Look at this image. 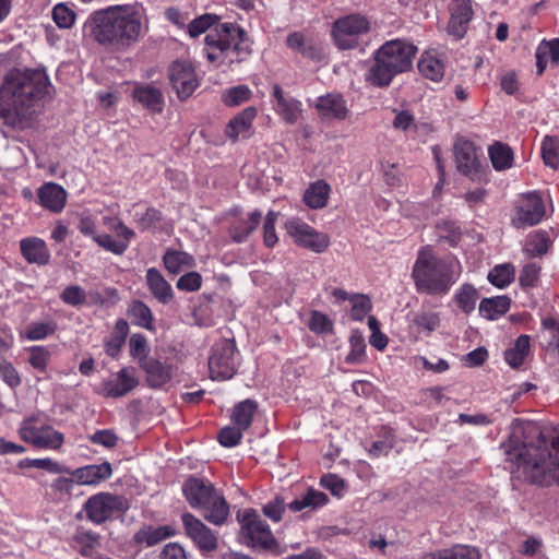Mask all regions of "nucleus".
Here are the masks:
<instances>
[{
    "instance_id": "nucleus-1",
    "label": "nucleus",
    "mask_w": 559,
    "mask_h": 559,
    "mask_svg": "<svg viewBox=\"0 0 559 559\" xmlns=\"http://www.w3.org/2000/svg\"><path fill=\"white\" fill-rule=\"evenodd\" d=\"M51 87L43 70L11 71L0 90V126L10 130L27 128L35 106Z\"/></svg>"
},
{
    "instance_id": "nucleus-2",
    "label": "nucleus",
    "mask_w": 559,
    "mask_h": 559,
    "mask_svg": "<svg viewBox=\"0 0 559 559\" xmlns=\"http://www.w3.org/2000/svg\"><path fill=\"white\" fill-rule=\"evenodd\" d=\"M501 447L511 472L518 477L542 486L559 484V440L550 448L544 442L527 443L523 431L515 430Z\"/></svg>"
},
{
    "instance_id": "nucleus-3",
    "label": "nucleus",
    "mask_w": 559,
    "mask_h": 559,
    "mask_svg": "<svg viewBox=\"0 0 559 559\" xmlns=\"http://www.w3.org/2000/svg\"><path fill=\"white\" fill-rule=\"evenodd\" d=\"M95 40L112 50L124 51L147 31L145 10L141 4L111 5L93 17Z\"/></svg>"
},
{
    "instance_id": "nucleus-4",
    "label": "nucleus",
    "mask_w": 559,
    "mask_h": 559,
    "mask_svg": "<svg viewBox=\"0 0 559 559\" xmlns=\"http://www.w3.org/2000/svg\"><path fill=\"white\" fill-rule=\"evenodd\" d=\"M462 273L460 261L453 255L437 257L430 247L418 251L412 277L419 294L445 296Z\"/></svg>"
},
{
    "instance_id": "nucleus-5",
    "label": "nucleus",
    "mask_w": 559,
    "mask_h": 559,
    "mask_svg": "<svg viewBox=\"0 0 559 559\" xmlns=\"http://www.w3.org/2000/svg\"><path fill=\"white\" fill-rule=\"evenodd\" d=\"M204 53L216 67L241 62L251 53V41L240 26L223 23L205 36Z\"/></svg>"
},
{
    "instance_id": "nucleus-6",
    "label": "nucleus",
    "mask_w": 559,
    "mask_h": 559,
    "mask_svg": "<svg viewBox=\"0 0 559 559\" xmlns=\"http://www.w3.org/2000/svg\"><path fill=\"white\" fill-rule=\"evenodd\" d=\"M183 495L189 504L203 511L205 520L215 525H222L229 515V507L225 498L219 495L209 481L199 478H189L183 487Z\"/></svg>"
},
{
    "instance_id": "nucleus-7",
    "label": "nucleus",
    "mask_w": 559,
    "mask_h": 559,
    "mask_svg": "<svg viewBox=\"0 0 559 559\" xmlns=\"http://www.w3.org/2000/svg\"><path fill=\"white\" fill-rule=\"evenodd\" d=\"M237 366V349L234 341L219 340L209 357L210 377L213 380L225 381L234 377Z\"/></svg>"
},
{
    "instance_id": "nucleus-8",
    "label": "nucleus",
    "mask_w": 559,
    "mask_h": 559,
    "mask_svg": "<svg viewBox=\"0 0 559 559\" xmlns=\"http://www.w3.org/2000/svg\"><path fill=\"white\" fill-rule=\"evenodd\" d=\"M370 29L369 21L360 14H349L333 23L332 36L340 49H353L358 46L361 35Z\"/></svg>"
},
{
    "instance_id": "nucleus-9",
    "label": "nucleus",
    "mask_w": 559,
    "mask_h": 559,
    "mask_svg": "<svg viewBox=\"0 0 559 559\" xmlns=\"http://www.w3.org/2000/svg\"><path fill=\"white\" fill-rule=\"evenodd\" d=\"M285 229L297 246L316 253L325 251L330 245V238L326 234L316 230L300 218L292 217L287 219Z\"/></svg>"
},
{
    "instance_id": "nucleus-10",
    "label": "nucleus",
    "mask_w": 559,
    "mask_h": 559,
    "mask_svg": "<svg viewBox=\"0 0 559 559\" xmlns=\"http://www.w3.org/2000/svg\"><path fill=\"white\" fill-rule=\"evenodd\" d=\"M238 518L248 546L264 549L275 546L270 526L253 510H245Z\"/></svg>"
},
{
    "instance_id": "nucleus-11",
    "label": "nucleus",
    "mask_w": 559,
    "mask_h": 559,
    "mask_svg": "<svg viewBox=\"0 0 559 559\" xmlns=\"http://www.w3.org/2000/svg\"><path fill=\"white\" fill-rule=\"evenodd\" d=\"M84 509L93 523L100 524L115 513L123 512L127 509V501L121 496L99 492L86 501Z\"/></svg>"
},
{
    "instance_id": "nucleus-12",
    "label": "nucleus",
    "mask_w": 559,
    "mask_h": 559,
    "mask_svg": "<svg viewBox=\"0 0 559 559\" xmlns=\"http://www.w3.org/2000/svg\"><path fill=\"white\" fill-rule=\"evenodd\" d=\"M139 385L136 371L133 367H123L118 372L103 380L95 392L104 397L118 399L127 395Z\"/></svg>"
},
{
    "instance_id": "nucleus-13",
    "label": "nucleus",
    "mask_w": 559,
    "mask_h": 559,
    "mask_svg": "<svg viewBox=\"0 0 559 559\" xmlns=\"http://www.w3.org/2000/svg\"><path fill=\"white\" fill-rule=\"evenodd\" d=\"M19 432L23 441L39 449L58 450L64 441L60 431L50 426L37 427L31 420L23 421Z\"/></svg>"
},
{
    "instance_id": "nucleus-14",
    "label": "nucleus",
    "mask_w": 559,
    "mask_h": 559,
    "mask_svg": "<svg viewBox=\"0 0 559 559\" xmlns=\"http://www.w3.org/2000/svg\"><path fill=\"white\" fill-rule=\"evenodd\" d=\"M377 53L389 67L395 70V72L402 73L411 68L416 48L405 40L393 39L383 44L377 50Z\"/></svg>"
},
{
    "instance_id": "nucleus-15",
    "label": "nucleus",
    "mask_w": 559,
    "mask_h": 559,
    "mask_svg": "<svg viewBox=\"0 0 559 559\" xmlns=\"http://www.w3.org/2000/svg\"><path fill=\"white\" fill-rule=\"evenodd\" d=\"M545 216V205L540 195L531 192L521 198L512 217L515 228H525L537 225Z\"/></svg>"
},
{
    "instance_id": "nucleus-16",
    "label": "nucleus",
    "mask_w": 559,
    "mask_h": 559,
    "mask_svg": "<svg viewBox=\"0 0 559 559\" xmlns=\"http://www.w3.org/2000/svg\"><path fill=\"white\" fill-rule=\"evenodd\" d=\"M182 524L186 535L201 552H211L217 548L218 539L216 534L193 514L183 513Z\"/></svg>"
},
{
    "instance_id": "nucleus-17",
    "label": "nucleus",
    "mask_w": 559,
    "mask_h": 559,
    "mask_svg": "<svg viewBox=\"0 0 559 559\" xmlns=\"http://www.w3.org/2000/svg\"><path fill=\"white\" fill-rule=\"evenodd\" d=\"M169 80L180 99L191 96L199 85L192 63L185 60H177L171 63Z\"/></svg>"
},
{
    "instance_id": "nucleus-18",
    "label": "nucleus",
    "mask_w": 559,
    "mask_h": 559,
    "mask_svg": "<svg viewBox=\"0 0 559 559\" xmlns=\"http://www.w3.org/2000/svg\"><path fill=\"white\" fill-rule=\"evenodd\" d=\"M473 14L471 0H452L450 3L449 34L456 39L462 38L467 31Z\"/></svg>"
},
{
    "instance_id": "nucleus-19",
    "label": "nucleus",
    "mask_w": 559,
    "mask_h": 559,
    "mask_svg": "<svg viewBox=\"0 0 559 559\" xmlns=\"http://www.w3.org/2000/svg\"><path fill=\"white\" fill-rule=\"evenodd\" d=\"M257 115L258 110L255 107L249 106L245 108L227 123L225 128V135L233 142H236L240 138H249Z\"/></svg>"
},
{
    "instance_id": "nucleus-20",
    "label": "nucleus",
    "mask_w": 559,
    "mask_h": 559,
    "mask_svg": "<svg viewBox=\"0 0 559 559\" xmlns=\"http://www.w3.org/2000/svg\"><path fill=\"white\" fill-rule=\"evenodd\" d=\"M457 170L465 176H473L479 166L474 144L466 140H457L454 144Z\"/></svg>"
},
{
    "instance_id": "nucleus-21",
    "label": "nucleus",
    "mask_w": 559,
    "mask_h": 559,
    "mask_svg": "<svg viewBox=\"0 0 559 559\" xmlns=\"http://www.w3.org/2000/svg\"><path fill=\"white\" fill-rule=\"evenodd\" d=\"M274 109L287 123H295L301 114V103L285 95L280 85L273 86Z\"/></svg>"
},
{
    "instance_id": "nucleus-22",
    "label": "nucleus",
    "mask_w": 559,
    "mask_h": 559,
    "mask_svg": "<svg viewBox=\"0 0 559 559\" xmlns=\"http://www.w3.org/2000/svg\"><path fill=\"white\" fill-rule=\"evenodd\" d=\"M39 204L53 213H60L67 203V191L58 183L46 182L38 189Z\"/></svg>"
},
{
    "instance_id": "nucleus-23",
    "label": "nucleus",
    "mask_w": 559,
    "mask_h": 559,
    "mask_svg": "<svg viewBox=\"0 0 559 559\" xmlns=\"http://www.w3.org/2000/svg\"><path fill=\"white\" fill-rule=\"evenodd\" d=\"M316 107L323 118L344 120L349 110L346 100L340 94H326L317 99Z\"/></svg>"
},
{
    "instance_id": "nucleus-24",
    "label": "nucleus",
    "mask_w": 559,
    "mask_h": 559,
    "mask_svg": "<svg viewBox=\"0 0 559 559\" xmlns=\"http://www.w3.org/2000/svg\"><path fill=\"white\" fill-rule=\"evenodd\" d=\"M20 249L22 255L28 263L46 265L50 261V251L41 238H23L20 241Z\"/></svg>"
},
{
    "instance_id": "nucleus-25",
    "label": "nucleus",
    "mask_w": 559,
    "mask_h": 559,
    "mask_svg": "<svg viewBox=\"0 0 559 559\" xmlns=\"http://www.w3.org/2000/svg\"><path fill=\"white\" fill-rule=\"evenodd\" d=\"M71 474L76 484L93 486L108 479L112 474V468L110 463L103 462L76 468Z\"/></svg>"
},
{
    "instance_id": "nucleus-26",
    "label": "nucleus",
    "mask_w": 559,
    "mask_h": 559,
    "mask_svg": "<svg viewBox=\"0 0 559 559\" xmlns=\"http://www.w3.org/2000/svg\"><path fill=\"white\" fill-rule=\"evenodd\" d=\"M146 286L153 297L163 305L169 304L174 298L170 284L156 267H150L145 275Z\"/></svg>"
},
{
    "instance_id": "nucleus-27",
    "label": "nucleus",
    "mask_w": 559,
    "mask_h": 559,
    "mask_svg": "<svg viewBox=\"0 0 559 559\" xmlns=\"http://www.w3.org/2000/svg\"><path fill=\"white\" fill-rule=\"evenodd\" d=\"M140 367L146 373V381L148 385L155 389L164 386L173 377L170 366L152 357L145 362H142Z\"/></svg>"
},
{
    "instance_id": "nucleus-28",
    "label": "nucleus",
    "mask_w": 559,
    "mask_h": 559,
    "mask_svg": "<svg viewBox=\"0 0 559 559\" xmlns=\"http://www.w3.org/2000/svg\"><path fill=\"white\" fill-rule=\"evenodd\" d=\"M262 218V213L254 210L247 217H237L233 221L229 235L236 242H243L248 236L258 227Z\"/></svg>"
},
{
    "instance_id": "nucleus-29",
    "label": "nucleus",
    "mask_w": 559,
    "mask_h": 559,
    "mask_svg": "<svg viewBox=\"0 0 559 559\" xmlns=\"http://www.w3.org/2000/svg\"><path fill=\"white\" fill-rule=\"evenodd\" d=\"M399 74L376 52L374 63L370 67L366 80L374 86H388L392 79Z\"/></svg>"
},
{
    "instance_id": "nucleus-30",
    "label": "nucleus",
    "mask_w": 559,
    "mask_h": 559,
    "mask_svg": "<svg viewBox=\"0 0 559 559\" xmlns=\"http://www.w3.org/2000/svg\"><path fill=\"white\" fill-rule=\"evenodd\" d=\"M510 304L508 296L484 298L479 304V314L487 320H497L509 311Z\"/></svg>"
},
{
    "instance_id": "nucleus-31",
    "label": "nucleus",
    "mask_w": 559,
    "mask_h": 559,
    "mask_svg": "<svg viewBox=\"0 0 559 559\" xmlns=\"http://www.w3.org/2000/svg\"><path fill=\"white\" fill-rule=\"evenodd\" d=\"M420 559H481L476 547L456 545L451 548L425 554Z\"/></svg>"
},
{
    "instance_id": "nucleus-32",
    "label": "nucleus",
    "mask_w": 559,
    "mask_h": 559,
    "mask_svg": "<svg viewBox=\"0 0 559 559\" xmlns=\"http://www.w3.org/2000/svg\"><path fill=\"white\" fill-rule=\"evenodd\" d=\"M331 187L324 180H317L311 183L304 193V201L310 209H322L326 205Z\"/></svg>"
},
{
    "instance_id": "nucleus-33",
    "label": "nucleus",
    "mask_w": 559,
    "mask_h": 559,
    "mask_svg": "<svg viewBox=\"0 0 559 559\" xmlns=\"http://www.w3.org/2000/svg\"><path fill=\"white\" fill-rule=\"evenodd\" d=\"M133 97L141 103L145 108L152 111H162L163 109V94L152 85H139L133 90Z\"/></svg>"
},
{
    "instance_id": "nucleus-34",
    "label": "nucleus",
    "mask_w": 559,
    "mask_h": 559,
    "mask_svg": "<svg viewBox=\"0 0 559 559\" xmlns=\"http://www.w3.org/2000/svg\"><path fill=\"white\" fill-rule=\"evenodd\" d=\"M328 501L329 498L324 492L309 488L304 496L289 502L287 507L293 512H300L305 509L317 510L324 507Z\"/></svg>"
},
{
    "instance_id": "nucleus-35",
    "label": "nucleus",
    "mask_w": 559,
    "mask_h": 559,
    "mask_svg": "<svg viewBox=\"0 0 559 559\" xmlns=\"http://www.w3.org/2000/svg\"><path fill=\"white\" fill-rule=\"evenodd\" d=\"M175 530L169 526H144L141 530H139L134 535V540L138 544L145 545V546H154L158 544L159 542L174 536Z\"/></svg>"
},
{
    "instance_id": "nucleus-36",
    "label": "nucleus",
    "mask_w": 559,
    "mask_h": 559,
    "mask_svg": "<svg viewBox=\"0 0 559 559\" xmlns=\"http://www.w3.org/2000/svg\"><path fill=\"white\" fill-rule=\"evenodd\" d=\"M163 262L169 273L178 274L185 269H191L195 265L194 258L183 251L168 249L164 257Z\"/></svg>"
},
{
    "instance_id": "nucleus-37",
    "label": "nucleus",
    "mask_w": 559,
    "mask_h": 559,
    "mask_svg": "<svg viewBox=\"0 0 559 559\" xmlns=\"http://www.w3.org/2000/svg\"><path fill=\"white\" fill-rule=\"evenodd\" d=\"M258 409V404L253 400H245L235 405L231 420L233 424L242 430H247L253 420L254 414Z\"/></svg>"
},
{
    "instance_id": "nucleus-38",
    "label": "nucleus",
    "mask_w": 559,
    "mask_h": 559,
    "mask_svg": "<svg viewBox=\"0 0 559 559\" xmlns=\"http://www.w3.org/2000/svg\"><path fill=\"white\" fill-rule=\"evenodd\" d=\"M419 72L427 79L439 82L444 75L443 62L432 53L426 52L418 62Z\"/></svg>"
},
{
    "instance_id": "nucleus-39",
    "label": "nucleus",
    "mask_w": 559,
    "mask_h": 559,
    "mask_svg": "<svg viewBox=\"0 0 559 559\" xmlns=\"http://www.w3.org/2000/svg\"><path fill=\"white\" fill-rule=\"evenodd\" d=\"M531 338L528 335H521L515 341L513 347L504 353V359L512 368H519L523 365L526 356L530 353Z\"/></svg>"
},
{
    "instance_id": "nucleus-40",
    "label": "nucleus",
    "mask_w": 559,
    "mask_h": 559,
    "mask_svg": "<svg viewBox=\"0 0 559 559\" xmlns=\"http://www.w3.org/2000/svg\"><path fill=\"white\" fill-rule=\"evenodd\" d=\"M453 298L460 310L465 314H469L475 310L479 296L477 289L473 285L463 284L456 289Z\"/></svg>"
},
{
    "instance_id": "nucleus-41",
    "label": "nucleus",
    "mask_w": 559,
    "mask_h": 559,
    "mask_svg": "<svg viewBox=\"0 0 559 559\" xmlns=\"http://www.w3.org/2000/svg\"><path fill=\"white\" fill-rule=\"evenodd\" d=\"M128 314L131 318L133 324L148 331L154 330L153 313L148 306L143 301L134 300L128 309Z\"/></svg>"
},
{
    "instance_id": "nucleus-42",
    "label": "nucleus",
    "mask_w": 559,
    "mask_h": 559,
    "mask_svg": "<svg viewBox=\"0 0 559 559\" xmlns=\"http://www.w3.org/2000/svg\"><path fill=\"white\" fill-rule=\"evenodd\" d=\"M492 166L496 170H506L512 167V150L500 142L492 144L488 150Z\"/></svg>"
},
{
    "instance_id": "nucleus-43",
    "label": "nucleus",
    "mask_w": 559,
    "mask_h": 559,
    "mask_svg": "<svg viewBox=\"0 0 559 559\" xmlns=\"http://www.w3.org/2000/svg\"><path fill=\"white\" fill-rule=\"evenodd\" d=\"M20 468H38L46 471L50 474L68 473L69 471L59 462L45 457V459H23L17 463Z\"/></svg>"
},
{
    "instance_id": "nucleus-44",
    "label": "nucleus",
    "mask_w": 559,
    "mask_h": 559,
    "mask_svg": "<svg viewBox=\"0 0 559 559\" xmlns=\"http://www.w3.org/2000/svg\"><path fill=\"white\" fill-rule=\"evenodd\" d=\"M514 275L515 269L512 264H500L488 273V281L498 288H504L512 283Z\"/></svg>"
},
{
    "instance_id": "nucleus-45",
    "label": "nucleus",
    "mask_w": 559,
    "mask_h": 559,
    "mask_svg": "<svg viewBox=\"0 0 559 559\" xmlns=\"http://www.w3.org/2000/svg\"><path fill=\"white\" fill-rule=\"evenodd\" d=\"M252 97V91L243 84L227 88L222 94V102L228 107H237L249 102Z\"/></svg>"
},
{
    "instance_id": "nucleus-46",
    "label": "nucleus",
    "mask_w": 559,
    "mask_h": 559,
    "mask_svg": "<svg viewBox=\"0 0 559 559\" xmlns=\"http://www.w3.org/2000/svg\"><path fill=\"white\" fill-rule=\"evenodd\" d=\"M542 157L546 166L559 168V138L546 135L542 143Z\"/></svg>"
},
{
    "instance_id": "nucleus-47",
    "label": "nucleus",
    "mask_w": 559,
    "mask_h": 559,
    "mask_svg": "<svg viewBox=\"0 0 559 559\" xmlns=\"http://www.w3.org/2000/svg\"><path fill=\"white\" fill-rule=\"evenodd\" d=\"M57 330V323L51 320L34 321L26 328V338L29 341H40L51 335Z\"/></svg>"
},
{
    "instance_id": "nucleus-48",
    "label": "nucleus",
    "mask_w": 559,
    "mask_h": 559,
    "mask_svg": "<svg viewBox=\"0 0 559 559\" xmlns=\"http://www.w3.org/2000/svg\"><path fill=\"white\" fill-rule=\"evenodd\" d=\"M28 352L27 362L37 371L45 372L51 358L50 350L43 345H35L26 348Z\"/></svg>"
},
{
    "instance_id": "nucleus-49",
    "label": "nucleus",
    "mask_w": 559,
    "mask_h": 559,
    "mask_svg": "<svg viewBox=\"0 0 559 559\" xmlns=\"http://www.w3.org/2000/svg\"><path fill=\"white\" fill-rule=\"evenodd\" d=\"M129 349L132 358L138 360L141 366L142 362H145L148 357L150 347L147 345V341L144 335L140 333L132 334L129 340Z\"/></svg>"
},
{
    "instance_id": "nucleus-50",
    "label": "nucleus",
    "mask_w": 559,
    "mask_h": 559,
    "mask_svg": "<svg viewBox=\"0 0 559 559\" xmlns=\"http://www.w3.org/2000/svg\"><path fill=\"white\" fill-rule=\"evenodd\" d=\"M60 299L69 306L80 307L87 302L86 292L79 285H69L60 294Z\"/></svg>"
},
{
    "instance_id": "nucleus-51",
    "label": "nucleus",
    "mask_w": 559,
    "mask_h": 559,
    "mask_svg": "<svg viewBox=\"0 0 559 559\" xmlns=\"http://www.w3.org/2000/svg\"><path fill=\"white\" fill-rule=\"evenodd\" d=\"M350 316L356 321H361L370 312L372 306L370 299L365 295H354L350 297Z\"/></svg>"
},
{
    "instance_id": "nucleus-52",
    "label": "nucleus",
    "mask_w": 559,
    "mask_h": 559,
    "mask_svg": "<svg viewBox=\"0 0 559 559\" xmlns=\"http://www.w3.org/2000/svg\"><path fill=\"white\" fill-rule=\"evenodd\" d=\"M278 218V213L274 211H270L263 224V242L267 248H273L277 241V235L275 233V223Z\"/></svg>"
},
{
    "instance_id": "nucleus-53",
    "label": "nucleus",
    "mask_w": 559,
    "mask_h": 559,
    "mask_svg": "<svg viewBox=\"0 0 559 559\" xmlns=\"http://www.w3.org/2000/svg\"><path fill=\"white\" fill-rule=\"evenodd\" d=\"M217 16L214 14H203L188 25V33L190 37H198L201 34L205 33L212 25L217 22Z\"/></svg>"
},
{
    "instance_id": "nucleus-54",
    "label": "nucleus",
    "mask_w": 559,
    "mask_h": 559,
    "mask_svg": "<svg viewBox=\"0 0 559 559\" xmlns=\"http://www.w3.org/2000/svg\"><path fill=\"white\" fill-rule=\"evenodd\" d=\"M413 322L418 328L431 333L439 326L440 317L433 311H421L414 317Z\"/></svg>"
},
{
    "instance_id": "nucleus-55",
    "label": "nucleus",
    "mask_w": 559,
    "mask_h": 559,
    "mask_svg": "<svg viewBox=\"0 0 559 559\" xmlns=\"http://www.w3.org/2000/svg\"><path fill=\"white\" fill-rule=\"evenodd\" d=\"M52 17L60 28H70L75 21V13L67 5L60 3L52 10Z\"/></svg>"
},
{
    "instance_id": "nucleus-56",
    "label": "nucleus",
    "mask_w": 559,
    "mask_h": 559,
    "mask_svg": "<svg viewBox=\"0 0 559 559\" xmlns=\"http://www.w3.org/2000/svg\"><path fill=\"white\" fill-rule=\"evenodd\" d=\"M320 485L337 498L343 497L346 491L344 479L335 474H326L322 476Z\"/></svg>"
},
{
    "instance_id": "nucleus-57",
    "label": "nucleus",
    "mask_w": 559,
    "mask_h": 559,
    "mask_svg": "<svg viewBox=\"0 0 559 559\" xmlns=\"http://www.w3.org/2000/svg\"><path fill=\"white\" fill-rule=\"evenodd\" d=\"M243 431L236 425L226 426L221 430L218 441L223 447L233 448L240 442Z\"/></svg>"
},
{
    "instance_id": "nucleus-58",
    "label": "nucleus",
    "mask_w": 559,
    "mask_h": 559,
    "mask_svg": "<svg viewBox=\"0 0 559 559\" xmlns=\"http://www.w3.org/2000/svg\"><path fill=\"white\" fill-rule=\"evenodd\" d=\"M350 353L346 357L347 362L360 361L365 354L366 343L359 332H353L349 337Z\"/></svg>"
},
{
    "instance_id": "nucleus-59",
    "label": "nucleus",
    "mask_w": 559,
    "mask_h": 559,
    "mask_svg": "<svg viewBox=\"0 0 559 559\" xmlns=\"http://www.w3.org/2000/svg\"><path fill=\"white\" fill-rule=\"evenodd\" d=\"M309 329L318 334L330 333L333 328L332 321L328 316L320 311H312L309 320Z\"/></svg>"
},
{
    "instance_id": "nucleus-60",
    "label": "nucleus",
    "mask_w": 559,
    "mask_h": 559,
    "mask_svg": "<svg viewBox=\"0 0 559 559\" xmlns=\"http://www.w3.org/2000/svg\"><path fill=\"white\" fill-rule=\"evenodd\" d=\"M548 249V237L545 231H537L531 236L526 243V251L533 255H542Z\"/></svg>"
},
{
    "instance_id": "nucleus-61",
    "label": "nucleus",
    "mask_w": 559,
    "mask_h": 559,
    "mask_svg": "<svg viewBox=\"0 0 559 559\" xmlns=\"http://www.w3.org/2000/svg\"><path fill=\"white\" fill-rule=\"evenodd\" d=\"M94 241L105 250L117 255L123 254L128 249L127 241L115 240L109 235H98Z\"/></svg>"
},
{
    "instance_id": "nucleus-62",
    "label": "nucleus",
    "mask_w": 559,
    "mask_h": 559,
    "mask_svg": "<svg viewBox=\"0 0 559 559\" xmlns=\"http://www.w3.org/2000/svg\"><path fill=\"white\" fill-rule=\"evenodd\" d=\"M202 276L198 272H188L177 281V288L182 292H197L201 288Z\"/></svg>"
},
{
    "instance_id": "nucleus-63",
    "label": "nucleus",
    "mask_w": 559,
    "mask_h": 559,
    "mask_svg": "<svg viewBox=\"0 0 559 559\" xmlns=\"http://www.w3.org/2000/svg\"><path fill=\"white\" fill-rule=\"evenodd\" d=\"M0 378L12 389L21 384L17 370L7 360L0 361Z\"/></svg>"
},
{
    "instance_id": "nucleus-64",
    "label": "nucleus",
    "mask_w": 559,
    "mask_h": 559,
    "mask_svg": "<svg viewBox=\"0 0 559 559\" xmlns=\"http://www.w3.org/2000/svg\"><path fill=\"white\" fill-rule=\"evenodd\" d=\"M91 442L107 449H112L118 443V437L108 429L97 430L90 437Z\"/></svg>"
}]
</instances>
